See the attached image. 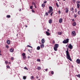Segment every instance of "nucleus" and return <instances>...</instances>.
Here are the masks:
<instances>
[{
    "label": "nucleus",
    "mask_w": 80,
    "mask_h": 80,
    "mask_svg": "<svg viewBox=\"0 0 80 80\" xmlns=\"http://www.w3.org/2000/svg\"><path fill=\"white\" fill-rule=\"evenodd\" d=\"M67 50L66 51V55H67V58L68 60H69L70 61H72V59H71V58H70V56L69 54V52H68V48H67Z\"/></svg>",
    "instance_id": "obj_1"
},
{
    "label": "nucleus",
    "mask_w": 80,
    "mask_h": 80,
    "mask_svg": "<svg viewBox=\"0 0 80 80\" xmlns=\"http://www.w3.org/2000/svg\"><path fill=\"white\" fill-rule=\"evenodd\" d=\"M58 47V44H56L54 46V49L55 51H57V49Z\"/></svg>",
    "instance_id": "obj_2"
},
{
    "label": "nucleus",
    "mask_w": 80,
    "mask_h": 80,
    "mask_svg": "<svg viewBox=\"0 0 80 80\" xmlns=\"http://www.w3.org/2000/svg\"><path fill=\"white\" fill-rule=\"evenodd\" d=\"M69 41V39H67L66 40H64L62 42V43H63L66 44L67 43H68V42Z\"/></svg>",
    "instance_id": "obj_3"
},
{
    "label": "nucleus",
    "mask_w": 80,
    "mask_h": 80,
    "mask_svg": "<svg viewBox=\"0 0 80 80\" xmlns=\"http://www.w3.org/2000/svg\"><path fill=\"white\" fill-rule=\"evenodd\" d=\"M68 47L71 49H72L73 48V46H72V45L71 44H70L69 45Z\"/></svg>",
    "instance_id": "obj_4"
},
{
    "label": "nucleus",
    "mask_w": 80,
    "mask_h": 80,
    "mask_svg": "<svg viewBox=\"0 0 80 80\" xmlns=\"http://www.w3.org/2000/svg\"><path fill=\"white\" fill-rule=\"evenodd\" d=\"M72 35H73V36H75V35H76V33L75 32V31H73L72 32Z\"/></svg>",
    "instance_id": "obj_5"
},
{
    "label": "nucleus",
    "mask_w": 80,
    "mask_h": 80,
    "mask_svg": "<svg viewBox=\"0 0 80 80\" xmlns=\"http://www.w3.org/2000/svg\"><path fill=\"white\" fill-rule=\"evenodd\" d=\"M76 62L78 64H80V60L79 59H78L76 60Z\"/></svg>",
    "instance_id": "obj_6"
},
{
    "label": "nucleus",
    "mask_w": 80,
    "mask_h": 80,
    "mask_svg": "<svg viewBox=\"0 0 80 80\" xmlns=\"http://www.w3.org/2000/svg\"><path fill=\"white\" fill-rule=\"evenodd\" d=\"M10 51L12 53H13L14 52V48H11L10 50Z\"/></svg>",
    "instance_id": "obj_7"
},
{
    "label": "nucleus",
    "mask_w": 80,
    "mask_h": 80,
    "mask_svg": "<svg viewBox=\"0 0 80 80\" xmlns=\"http://www.w3.org/2000/svg\"><path fill=\"white\" fill-rule=\"evenodd\" d=\"M49 10H51L52 11H53V8L51 6H49Z\"/></svg>",
    "instance_id": "obj_8"
},
{
    "label": "nucleus",
    "mask_w": 80,
    "mask_h": 80,
    "mask_svg": "<svg viewBox=\"0 0 80 80\" xmlns=\"http://www.w3.org/2000/svg\"><path fill=\"white\" fill-rule=\"evenodd\" d=\"M46 34L47 35V36H49V35H50V33H49V32L46 31Z\"/></svg>",
    "instance_id": "obj_9"
},
{
    "label": "nucleus",
    "mask_w": 80,
    "mask_h": 80,
    "mask_svg": "<svg viewBox=\"0 0 80 80\" xmlns=\"http://www.w3.org/2000/svg\"><path fill=\"white\" fill-rule=\"evenodd\" d=\"M7 43L8 45H9L10 43V40H8L7 41Z\"/></svg>",
    "instance_id": "obj_10"
},
{
    "label": "nucleus",
    "mask_w": 80,
    "mask_h": 80,
    "mask_svg": "<svg viewBox=\"0 0 80 80\" xmlns=\"http://www.w3.org/2000/svg\"><path fill=\"white\" fill-rule=\"evenodd\" d=\"M40 47H41V48H44V44H42L41 45Z\"/></svg>",
    "instance_id": "obj_11"
},
{
    "label": "nucleus",
    "mask_w": 80,
    "mask_h": 80,
    "mask_svg": "<svg viewBox=\"0 0 80 80\" xmlns=\"http://www.w3.org/2000/svg\"><path fill=\"white\" fill-rule=\"evenodd\" d=\"M76 24L75 22H73L72 24V25L73 27H75V26H76Z\"/></svg>",
    "instance_id": "obj_12"
},
{
    "label": "nucleus",
    "mask_w": 80,
    "mask_h": 80,
    "mask_svg": "<svg viewBox=\"0 0 80 80\" xmlns=\"http://www.w3.org/2000/svg\"><path fill=\"white\" fill-rule=\"evenodd\" d=\"M42 43H44L45 42V39H42L41 41Z\"/></svg>",
    "instance_id": "obj_13"
},
{
    "label": "nucleus",
    "mask_w": 80,
    "mask_h": 80,
    "mask_svg": "<svg viewBox=\"0 0 80 80\" xmlns=\"http://www.w3.org/2000/svg\"><path fill=\"white\" fill-rule=\"evenodd\" d=\"M68 8H66V12L68 13Z\"/></svg>",
    "instance_id": "obj_14"
},
{
    "label": "nucleus",
    "mask_w": 80,
    "mask_h": 80,
    "mask_svg": "<svg viewBox=\"0 0 80 80\" xmlns=\"http://www.w3.org/2000/svg\"><path fill=\"white\" fill-rule=\"evenodd\" d=\"M40 49V46H38L37 48V50H39Z\"/></svg>",
    "instance_id": "obj_15"
},
{
    "label": "nucleus",
    "mask_w": 80,
    "mask_h": 80,
    "mask_svg": "<svg viewBox=\"0 0 80 80\" xmlns=\"http://www.w3.org/2000/svg\"><path fill=\"white\" fill-rule=\"evenodd\" d=\"M42 7L43 8H44V7H45V4H44V3L42 4Z\"/></svg>",
    "instance_id": "obj_16"
},
{
    "label": "nucleus",
    "mask_w": 80,
    "mask_h": 80,
    "mask_svg": "<svg viewBox=\"0 0 80 80\" xmlns=\"http://www.w3.org/2000/svg\"><path fill=\"white\" fill-rule=\"evenodd\" d=\"M62 19L60 18L59 20V23H62Z\"/></svg>",
    "instance_id": "obj_17"
},
{
    "label": "nucleus",
    "mask_w": 80,
    "mask_h": 80,
    "mask_svg": "<svg viewBox=\"0 0 80 80\" xmlns=\"http://www.w3.org/2000/svg\"><path fill=\"white\" fill-rule=\"evenodd\" d=\"M49 23H52V20L50 19L49 20Z\"/></svg>",
    "instance_id": "obj_18"
},
{
    "label": "nucleus",
    "mask_w": 80,
    "mask_h": 80,
    "mask_svg": "<svg viewBox=\"0 0 80 80\" xmlns=\"http://www.w3.org/2000/svg\"><path fill=\"white\" fill-rule=\"evenodd\" d=\"M23 78L24 80H26V79H27V77L26 76H23Z\"/></svg>",
    "instance_id": "obj_19"
},
{
    "label": "nucleus",
    "mask_w": 80,
    "mask_h": 80,
    "mask_svg": "<svg viewBox=\"0 0 80 80\" xmlns=\"http://www.w3.org/2000/svg\"><path fill=\"white\" fill-rule=\"evenodd\" d=\"M26 55V54L25 53H23L22 54V57L26 56H25Z\"/></svg>",
    "instance_id": "obj_20"
},
{
    "label": "nucleus",
    "mask_w": 80,
    "mask_h": 80,
    "mask_svg": "<svg viewBox=\"0 0 80 80\" xmlns=\"http://www.w3.org/2000/svg\"><path fill=\"white\" fill-rule=\"evenodd\" d=\"M22 58L23 60H25L26 59V56H22Z\"/></svg>",
    "instance_id": "obj_21"
},
{
    "label": "nucleus",
    "mask_w": 80,
    "mask_h": 80,
    "mask_svg": "<svg viewBox=\"0 0 80 80\" xmlns=\"http://www.w3.org/2000/svg\"><path fill=\"white\" fill-rule=\"evenodd\" d=\"M77 7L78 8H79V7H80L79 4H77Z\"/></svg>",
    "instance_id": "obj_22"
},
{
    "label": "nucleus",
    "mask_w": 80,
    "mask_h": 80,
    "mask_svg": "<svg viewBox=\"0 0 80 80\" xmlns=\"http://www.w3.org/2000/svg\"><path fill=\"white\" fill-rule=\"evenodd\" d=\"M37 69L38 70H41V68L40 67H38Z\"/></svg>",
    "instance_id": "obj_23"
},
{
    "label": "nucleus",
    "mask_w": 80,
    "mask_h": 80,
    "mask_svg": "<svg viewBox=\"0 0 80 80\" xmlns=\"http://www.w3.org/2000/svg\"><path fill=\"white\" fill-rule=\"evenodd\" d=\"M53 12V11H51V10H49L48 12V13H51V12Z\"/></svg>",
    "instance_id": "obj_24"
},
{
    "label": "nucleus",
    "mask_w": 80,
    "mask_h": 80,
    "mask_svg": "<svg viewBox=\"0 0 80 80\" xmlns=\"http://www.w3.org/2000/svg\"><path fill=\"white\" fill-rule=\"evenodd\" d=\"M76 76L77 77H78V78H80V74H78V75H76Z\"/></svg>",
    "instance_id": "obj_25"
},
{
    "label": "nucleus",
    "mask_w": 80,
    "mask_h": 80,
    "mask_svg": "<svg viewBox=\"0 0 80 80\" xmlns=\"http://www.w3.org/2000/svg\"><path fill=\"white\" fill-rule=\"evenodd\" d=\"M24 69H25V70H28V68H27V67H25L24 68Z\"/></svg>",
    "instance_id": "obj_26"
},
{
    "label": "nucleus",
    "mask_w": 80,
    "mask_h": 80,
    "mask_svg": "<svg viewBox=\"0 0 80 80\" xmlns=\"http://www.w3.org/2000/svg\"><path fill=\"white\" fill-rule=\"evenodd\" d=\"M48 12H47L45 13L46 15V16H47H47H48Z\"/></svg>",
    "instance_id": "obj_27"
},
{
    "label": "nucleus",
    "mask_w": 80,
    "mask_h": 80,
    "mask_svg": "<svg viewBox=\"0 0 80 80\" xmlns=\"http://www.w3.org/2000/svg\"><path fill=\"white\" fill-rule=\"evenodd\" d=\"M32 4L33 5H34L35 8H36V6H35V3L32 2Z\"/></svg>",
    "instance_id": "obj_28"
},
{
    "label": "nucleus",
    "mask_w": 80,
    "mask_h": 80,
    "mask_svg": "<svg viewBox=\"0 0 80 80\" xmlns=\"http://www.w3.org/2000/svg\"><path fill=\"white\" fill-rule=\"evenodd\" d=\"M58 34L59 35H62V32H58Z\"/></svg>",
    "instance_id": "obj_29"
},
{
    "label": "nucleus",
    "mask_w": 80,
    "mask_h": 80,
    "mask_svg": "<svg viewBox=\"0 0 80 80\" xmlns=\"http://www.w3.org/2000/svg\"><path fill=\"white\" fill-rule=\"evenodd\" d=\"M7 18H10V15H7Z\"/></svg>",
    "instance_id": "obj_30"
},
{
    "label": "nucleus",
    "mask_w": 80,
    "mask_h": 80,
    "mask_svg": "<svg viewBox=\"0 0 80 80\" xmlns=\"http://www.w3.org/2000/svg\"><path fill=\"white\" fill-rule=\"evenodd\" d=\"M71 10L72 11H74V9L72 7L71 8Z\"/></svg>",
    "instance_id": "obj_31"
},
{
    "label": "nucleus",
    "mask_w": 80,
    "mask_h": 80,
    "mask_svg": "<svg viewBox=\"0 0 80 80\" xmlns=\"http://www.w3.org/2000/svg\"><path fill=\"white\" fill-rule=\"evenodd\" d=\"M27 47H30V48H32V47L29 45H28L27 46Z\"/></svg>",
    "instance_id": "obj_32"
},
{
    "label": "nucleus",
    "mask_w": 80,
    "mask_h": 80,
    "mask_svg": "<svg viewBox=\"0 0 80 80\" xmlns=\"http://www.w3.org/2000/svg\"><path fill=\"white\" fill-rule=\"evenodd\" d=\"M6 47L7 48H9V47H8V45H6Z\"/></svg>",
    "instance_id": "obj_33"
},
{
    "label": "nucleus",
    "mask_w": 80,
    "mask_h": 80,
    "mask_svg": "<svg viewBox=\"0 0 80 80\" xmlns=\"http://www.w3.org/2000/svg\"><path fill=\"white\" fill-rule=\"evenodd\" d=\"M37 62H40V59H38L37 60Z\"/></svg>",
    "instance_id": "obj_34"
},
{
    "label": "nucleus",
    "mask_w": 80,
    "mask_h": 80,
    "mask_svg": "<svg viewBox=\"0 0 80 80\" xmlns=\"http://www.w3.org/2000/svg\"><path fill=\"white\" fill-rule=\"evenodd\" d=\"M30 9H32L33 6H30Z\"/></svg>",
    "instance_id": "obj_35"
},
{
    "label": "nucleus",
    "mask_w": 80,
    "mask_h": 80,
    "mask_svg": "<svg viewBox=\"0 0 80 80\" xmlns=\"http://www.w3.org/2000/svg\"><path fill=\"white\" fill-rule=\"evenodd\" d=\"M80 2L79 1H77V4H79L80 3Z\"/></svg>",
    "instance_id": "obj_36"
},
{
    "label": "nucleus",
    "mask_w": 80,
    "mask_h": 80,
    "mask_svg": "<svg viewBox=\"0 0 80 80\" xmlns=\"http://www.w3.org/2000/svg\"><path fill=\"white\" fill-rule=\"evenodd\" d=\"M5 63H6V64H7L8 63V61H5Z\"/></svg>",
    "instance_id": "obj_37"
},
{
    "label": "nucleus",
    "mask_w": 80,
    "mask_h": 80,
    "mask_svg": "<svg viewBox=\"0 0 80 80\" xmlns=\"http://www.w3.org/2000/svg\"><path fill=\"white\" fill-rule=\"evenodd\" d=\"M31 79H33V78H34L33 76H31Z\"/></svg>",
    "instance_id": "obj_38"
},
{
    "label": "nucleus",
    "mask_w": 80,
    "mask_h": 80,
    "mask_svg": "<svg viewBox=\"0 0 80 80\" xmlns=\"http://www.w3.org/2000/svg\"><path fill=\"white\" fill-rule=\"evenodd\" d=\"M11 59L12 60H13L14 59V58H13V57H12L11 58Z\"/></svg>",
    "instance_id": "obj_39"
},
{
    "label": "nucleus",
    "mask_w": 80,
    "mask_h": 80,
    "mask_svg": "<svg viewBox=\"0 0 80 80\" xmlns=\"http://www.w3.org/2000/svg\"><path fill=\"white\" fill-rule=\"evenodd\" d=\"M56 6H57V7H59L58 5V4H57V2L56 3Z\"/></svg>",
    "instance_id": "obj_40"
},
{
    "label": "nucleus",
    "mask_w": 80,
    "mask_h": 80,
    "mask_svg": "<svg viewBox=\"0 0 80 80\" xmlns=\"http://www.w3.org/2000/svg\"><path fill=\"white\" fill-rule=\"evenodd\" d=\"M54 73V72H53V71L51 72V74H52V75H53Z\"/></svg>",
    "instance_id": "obj_41"
},
{
    "label": "nucleus",
    "mask_w": 80,
    "mask_h": 80,
    "mask_svg": "<svg viewBox=\"0 0 80 80\" xmlns=\"http://www.w3.org/2000/svg\"><path fill=\"white\" fill-rule=\"evenodd\" d=\"M58 13L59 14H60V13H61V11H60V10H59L58 11Z\"/></svg>",
    "instance_id": "obj_42"
},
{
    "label": "nucleus",
    "mask_w": 80,
    "mask_h": 80,
    "mask_svg": "<svg viewBox=\"0 0 80 80\" xmlns=\"http://www.w3.org/2000/svg\"><path fill=\"white\" fill-rule=\"evenodd\" d=\"M7 67L8 68H10V66H7Z\"/></svg>",
    "instance_id": "obj_43"
},
{
    "label": "nucleus",
    "mask_w": 80,
    "mask_h": 80,
    "mask_svg": "<svg viewBox=\"0 0 80 80\" xmlns=\"http://www.w3.org/2000/svg\"><path fill=\"white\" fill-rule=\"evenodd\" d=\"M78 15H80V11H78Z\"/></svg>",
    "instance_id": "obj_44"
},
{
    "label": "nucleus",
    "mask_w": 80,
    "mask_h": 80,
    "mask_svg": "<svg viewBox=\"0 0 80 80\" xmlns=\"http://www.w3.org/2000/svg\"><path fill=\"white\" fill-rule=\"evenodd\" d=\"M47 1H45L43 2V3H47Z\"/></svg>",
    "instance_id": "obj_45"
},
{
    "label": "nucleus",
    "mask_w": 80,
    "mask_h": 80,
    "mask_svg": "<svg viewBox=\"0 0 80 80\" xmlns=\"http://www.w3.org/2000/svg\"><path fill=\"white\" fill-rule=\"evenodd\" d=\"M51 16H52V15H53V11L52 12V13H51Z\"/></svg>",
    "instance_id": "obj_46"
},
{
    "label": "nucleus",
    "mask_w": 80,
    "mask_h": 80,
    "mask_svg": "<svg viewBox=\"0 0 80 80\" xmlns=\"http://www.w3.org/2000/svg\"><path fill=\"white\" fill-rule=\"evenodd\" d=\"M77 17V16L76 14L74 15V18H76Z\"/></svg>",
    "instance_id": "obj_47"
},
{
    "label": "nucleus",
    "mask_w": 80,
    "mask_h": 80,
    "mask_svg": "<svg viewBox=\"0 0 80 80\" xmlns=\"http://www.w3.org/2000/svg\"><path fill=\"white\" fill-rule=\"evenodd\" d=\"M52 43H55V40H53Z\"/></svg>",
    "instance_id": "obj_48"
},
{
    "label": "nucleus",
    "mask_w": 80,
    "mask_h": 80,
    "mask_svg": "<svg viewBox=\"0 0 80 80\" xmlns=\"http://www.w3.org/2000/svg\"><path fill=\"white\" fill-rule=\"evenodd\" d=\"M32 12H35L34 11V10H33V9L32 10Z\"/></svg>",
    "instance_id": "obj_49"
},
{
    "label": "nucleus",
    "mask_w": 80,
    "mask_h": 80,
    "mask_svg": "<svg viewBox=\"0 0 80 80\" xmlns=\"http://www.w3.org/2000/svg\"><path fill=\"white\" fill-rule=\"evenodd\" d=\"M12 8H14V6L12 5Z\"/></svg>",
    "instance_id": "obj_50"
},
{
    "label": "nucleus",
    "mask_w": 80,
    "mask_h": 80,
    "mask_svg": "<svg viewBox=\"0 0 80 80\" xmlns=\"http://www.w3.org/2000/svg\"><path fill=\"white\" fill-rule=\"evenodd\" d=\"M72 22H75V20H74V19H72Z\"/></svg>",
    "instance_id": "obj_51"
},
{
    "label": "nucleus",
    "mask_w": 80,
    "mask_h": 80,
    "mask_svg": "<svg viewBox=\"0 0 80 80\" xmlns=\"http://www.w3.org/2000/svg\"><path fill=\"white\" fill-rule=\"evenodd\" d=\"M72 11V13H74V11Z\"/></svg>",
    "instance_id": "obj_52"
},
{
    "label": "nucleus",
    "mask_w": 80,
    "mask_h": 80,
    "mask_svg": "<svg viewBox=\"0 0 80 80\" xmlns=\"http://www.w3.org/2000/svg\"><path fill=\"white\" fill-rule=\"evenodd\" d=\"M48 70V69H46V70H46V72H47V70Z\"/></svg>",
    "instance_id": "obj_53"
},
{
    "label": "nucleus",
    "mask_w": 80,
    "mask_h": 80,
    "mask_svg": "<svg viewBox=\"0 0 80 80\" xmlns=\"http://www.w3.org/2000/svg\"><path fill=\"white\" fill-rule=\"evenodd\" d=\"M28 58H30V56H28Z\"/></svg>",
    "instance_id": "obj_54"
},
{
    "label": "nucleus",
    "mask_w": 80,
    "mask_h": 80,
    "mask_svg": "<svg viewBox=\"0 0 80 80\" xmlns=\"http://www.w3.org/2000/svg\"><path fill=\"white\" fill-rule=\"evenodd\" d=\"M75 12H77V9H75Z\"/></svg>",
    "instance_id": "obj_55"
},
{
    "label": "nucleus",
    "mask_w": 80,
    "mask_h": 80,
    "mask_svg": "<svg viewBox=\"0 0 80 80\" xmlns=\"http://www.w3.org/2000/svg\"><path fill=\"white\" fill-rule=\"evenodd\" d=\"M9 63L10 64H11V63L10 62H9Z\"/></svg>",
    "instance_id": "obj_56"
},
{
    "label": "nucleus",
    "mask_w": 80,
    "mask_h": 80,
    "mask_svg": "<svg viewBox=\"0 0 80 80\" xmlns=\"http://www.w3.org/2000/svg\"><path fill=\"white\" fill-rule=\"evenodd\" d=\"M36 78H38V76H37Z\"/></svg>",
    "instance_id": "obj_57"
},
{
    "label": "nucleus",
    "mask_w": 80,
    "mask_h": 80,
    "mask_svg": "<svg viewBox=\"0 0 80 80\" xmlns=\"http://www.w3.org/2000/svg\"><path fill=\"white\" fill-rule=\"evenodd\" d=\"M50 30H49V29H48V32H49Z\"/></svg>",
    "instance_id": "obj_58"
},
{
    "label": "nucleus",
    "mask_w": 80,
    "mask_h": 80,
    "mask_svg": "<svg viewBox=\"0 0 80 80\" xmlns=\"http://www.w3.org/2000/svg\"><path fill=\"white\" fill-rule=\"evenodd\" d=\"M26 27H27L28 26L27 25H25Z\"/></svg>",
    "instance_id": "obj_59"
},
{
    "label": "nucleus",
    "mask_w": 80,
    "mask_h": 80,
    "mask_svg": "<svg viewBox=\"0 0 80 80\" xmlns=\"http://www.w3.org/2000/svg\"><path fill=\"white\" fill-rule=\"evenodd\" d=\"M28 51H29V52H30V49H28Z\"/></svg>",
    "instance_id": "obj_60"
},
{
    "label": "nucleus",
    "mask_w": 80,
    "mask_h": 80,
    "mask_svg": "<svg viewBox=\"0 0 80 80\" xmlns=\"http://www.w3.org/2000/svg\"><path fill=\"white\" fill-rule=\"evenodd\" d=\"M21 10V9H19V11H20Z\"/></svg>",
    "instance_id": "obj_61"
},
{
    "label": "nucleus",
    "mask_w": 80,
    "mask_h": 80,
    "mask_svg": "<svg viewBox=\"0 0 80 80\" xmlns=\"http://www.w3.org/2000/svg\"><path fill=\"white\" fill-rule=\"evenodd\" d=\"M1 53V51H0V53Z\"/></svg>",
    "instance_id": "obj_62"
},
{
    "label": "nucleus",
    "mask_w": 80,
    "mask_h": 80,
    "mask_svg": "<svg viewBox=\"0 0 80 80\" xmlns=\"http://www.w3.org/2000/svg\"><path fill=\"white\" fill-rule=\"evenodd\" d=\"M58 0V1H59V0Z\"/></svg>",
    "instance_id": "obj_63"
},
{
    "label": "nucleus",
    "mask_w": 80,
    "mask_h": 80,
    "mask_svg": "<svg viewBox=\"0 0 80 80\" xmlns=\"http://www.w3.org/2000/svg\"><path fill=\"white\" fill-rule=\"evenodd\" d=\"M66 47H67V45H66Z\"/></svg>",
    "instance_id": "obj_64"
}]
</instances>
